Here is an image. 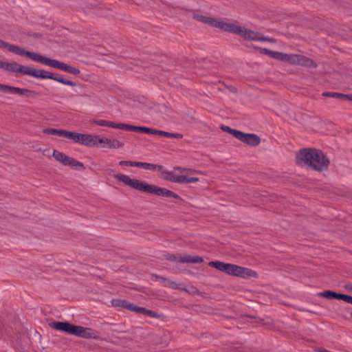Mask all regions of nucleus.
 Instances as JSON below:
<instances>
[{
  "instance_id": "412c9836",
  "label": "nucleus",
  "mask_w": 352,
  "mask_h": 352,
  "mask_svg": "<svg viewBox=\"0 0 352 352\" xmlns=\"http://www.w3.org/2000/svg\"><path fill=\"white\" fill-rule=\"evenodd\" d=\"M147 128L148 127L133 126V125H130V124H124V123H121V126H120V129H122V130H128V131H135V132H139V133H146Z\"/></svg>"
},
{
  "instance_id": "c03bdc74",
  "label": "nucleus",
  "mask_w": 352,
  "mask_h": 352,
  "mask_svg": "<svg viewBox=\"0 0 352 352\" xmlns=\"http://www.w3.org/2000/svg\"><path fill=\"white\" fill-rule=\"evenodd\" d=\"M346 100L352 101V94H346Z\"/></svg>"
},
{
  "instance_id": "f03ea898",
  "label": "nucleus",
  "mask_w": 352,
  "mask_h": 352,
  "mask_svg": "<svg viewBox=\"0 0 352 352\" xmlns=\"http://www.w3.org/2000/svg\"><path fill=\"white\" fill-rule=\"evenodd\" d=\"M114 177L117 180L123 182L125 185L139 191L153 194L160 197H173L182 200L179 195L170 190L161 188L155 185L149 184L137 179H131L128 175L120 173L114 175Z\"/></svg>"
},
{
  "instance_id": "c9c22d12",
  "label": "nucleus",
  "mask_w": 352,
  "mask_h": 352,
  "mask_svg": "<svg viewBox=\"0 0 352 352\" xmlns=\"http://www.w3.org/2000/svg\"><path fill=\"white\" fill-rule=\"evenodd\" d=\"M166 258L170 261L173 262H179V258H177V256L175 254H167L165 256Z\"/></svg>"
},
{
  "instance_id": "6ab92c4d",
  "label": "nucleus",
  "mask_w": 352,
  "mask_h": 352,
  "mask_svg": "<svg viewBox=\"0 0 352 352\" xmlns=\"http://www.w3.org/2000/svg\"><path fill=\"white\" fill-rule=\"evenodd\" d=\"M135 165L136 167L142 168L146 170H153L157 171H161L163 170V166L162 165L154 164L151 163L137 162Z\"/></svg>"
},
{
  "instance_id": "a19ab883",
  "label": "nucleus",
  "mask_w": 352,
  "mask_h": 352,
  "mask_svg": "<svg viewBox=\"0 0 352 352\" xmlns=\"http://www.w3.org/2000/svg\"><path fill=\"white\" fill-rule=\"evenodd\" d=\"M344 288L348 291L352 292V283L345 285Z\"/></svg>"
},
{
  "instance_id": "1a4fd4ad",
  "label": "nucleus",
  "mask_w": 352,
  "mask_h": 352,
  "mask_svg": "<svg viewBox=\"0 0 352 352\" xmlns=\"http://www.w3.org/2000/svg\"><path fill=\"white\" fill-rule=\"evenodd\" d=\"M193 10V12H195V10ZM192 18L197 21L207 24L211 27L219 28L223 31H225L226 26H228V23L226 22L213 17L206 16L199 14L194 13Z\"/></svg>"
},
{
  "instance_id": "58836bf2",
  "label": "nucleus",
  "mask_w": 352,
  "mask_h": 352,
  "mask_svg": "<svg viewBox=\"0 0 352 352\" xmlns=\"http://www.w3.org/2000/svg\"><path fill=\"white\" fill-rule=\"evenodd\" d=\"M160 130L153 129L151 128H147L146 133L147 134H154V135H160Z\"/></svg>"
},
{
  "instance_id": "72a5a7b5",
  "label": "nucleus",
  "mask_w": 352,
  "mask_h": 352,
  "mask_svg": "<svg viewBox=\"0 0 352 352\" xmlns=\"http://www.w3.org/2000/svg\"><path fill=\"white\" fill-rule=\"evenodd\" d=\"M337 300H341L347 303L352 304V296L346 294L338 293Z\"/></svg>"
},
{
  "instance_id": "f257e3e1",
  "label": "nucleus",
  "mask_w": 352,
  "mask_h": 352,
  "mask_svg": "<svg viewBox=\"0 0 352 352\" xmlns=\"http://www.w3.org/2000/svg\"><path fill=\"white\" fill-rule=\"evenodd\" d=\"M296 162L298 165H306L317 171L328 169L329 160L320 150L308 148H302L296 154Z\"/></svg>"
},
{
  "instance_id": "473e14b6",
  "label": "nucleus",
  "mask_w": 352,
  "mask_h": 352,
  "mask_svg": "<svg viewBox=\"0 0 352 352\" xmlns=\"http://www.w3.org/2000/svg\"><path fill=\"white\" fill-rule=\"evenodd\" d=\"M153 276L155 278L156 280H159L164 283L166 285H168L172 287H174L175 285V283L173 281L169 280L168 278L159 276V275H153Z\"/></svg>"
},
{
  "instance_id": "9b49d317",
  "label": "nucleus",
  "mask_w": 352,
  "mask_h": 352,
  "mask_svg": "<svg viewBox=\"0 0 352 352\" xmlns=\"http://www.w3.org/2000/svg\"><path fill=\"white\" fill-rule=\"evenodd\" d=\"M308 68H316L317 63L311 58L301 54H292V63Z\"/></svg>"
},
{
  "instance_id": "423d86ee",
  "label": "nucleus",
  "mask_w": 352,
  "mask_h": 352,
  "mask_svg": "<svg viewBox=\"0 0 352 352\" xmlns=\"http://www.w3.org/2000/svg\"><path fill=\"white\" fill-rule=\"evenodd\" d=\"M30 73L29 76H33L36 78L41 79H51L58 82H60L65 85H69L72 87H76L77 84L72 80L65 79L61 75L58 74H54L43 69L36 70L32 67L30 68Z\"/></svg>"
},
{
  "instance_id": "c85d7f7f",
  "label": "nucleus",
  "mask_w": 352,
  "mask_h": 352,
  "mask_svg": "<svg viewBox=\"0 0 352 352\" xmlns=\"http://www.w3.org/2000/svg\"><path fill=\"white\" fill-rule=\"evenodd\" d=\"M160 136H164L168 138H176V139H182L183 138V135L178 133H170L164 131H160Z\"/></svg>"
},
{
  "instance_id": "2eb2a0df",
  "label": "nucleus",
  "mask_w": 352,
  "mask_h": 352,
  "mask_svg": "<svg viewBox=\"0 0 352 352\" xmlns=\"http://www.w3.org/2000/svg\"><path fill=\"white\" fill-rule=\"evenodd\" d=\"M77 143L85 145L87 146H98L99 145L100 137L90 134L79 133Z\"/></svg>"
},
{
  "instance_id": "a211bd4d",
  "label": "nucleus",
  "mask_w": 352,
  "mask_h": 352,
  "mask_svg": "<svg viewBox=\"0 0 352 352\" xmlns=\"http://www.w3.org/2000/svg\"><path fill=\"white\" fill-rule=\"evenodd\" d=\"M179 262L182 263H199L204 262V258L199 256L186 255L184 256H179Z\"/></svg>"
},
{
  "instance_id": "dca6fc26",
  "label": "nucleus",
  "mask_w": 352,
  "mask_h": 352,
  "mask_svg": "<svg viewBox=\"0 0 352 352\" xmlns=\"http://www.w3.org/2000/svg\"><path fill=\"white\" fill-rule=\"evenodd\" d=\"M98 141L99 142V144H100V147L102 148L107 147L109 148H118L124 146L122 142L116 139L111 140L100 138V140Z\"/></svg>"
},
{
  "instance_id": "f8f14e48",
  "label": "nucleus",
  "mask_w": 352,
  "mask_h": 352,
  "mask_svg": "<svg viewBox=\"0 0 352 352\" xmlns=\"http://www.w3.org/2000/svg\"><path fill=\"white\" fill-rule=\"evenodd\" d=\"M260 51L270 57L283 62L292 63V54H288L283 52L272 51L266 48H260Z\"/></svg>"
},
{
  "instance_id": "a18cd8bd",
  "label": "nucleus",
  "mask_w": 352,
  "mask_h": 352,
  "mask_svg": "<svg viewBox=\"0 0 352 352\" xmlns=\"http://www.w3.org/2000/svg\"><path fill=\"white\" fill-rule=\"evenodd\" d=\"M267 41L270 42V43H275L276 40L274 38H273L268 37Z\"/></svg>"
},
{
  "instance_id": "5701e85b",
  "label": "nucleus",
  "mask_w": 352,
  "mask_h": 352,
  "mask_svg": "<svg viewBox=\"0 0 352 352\" xmlns=\"http://www.w3.org/2000/svg\"><path fill=\"white\" fill-rule=\"evenodd\" d=\"M94 123H96L98 126H108V127L119 129H120V126H121V123H115L113 122L104 120H95Z\"/></svg>"
},
{
  "instance_id": "4c0bfd02",
  "label": "nucleus",
  "mask_w": 352,
  "mask_h": 352,
  "mask_svg": "<svg viewBox=\"0 0 352 352\" xmlns=\"http://www.w3.org/2000/svg\"><path fill=\"white\" fill-rule=\"evenodd\" d=\"M10 89V85L0 84V91L5 92V93L9 92Z\"/></svg>"
},
{
  "instance_id": "bb28decb",
  "label": "nucleus",
  "mask_w": 352,
  "mask_h": 352,
  "mask_svg": "<svg viewBox=\"0 0 352 352\" xmlns=\"http://www.w3.org/2000/svg\"><path fill=\"white\" fill-rule=\"evenodd\" d=\"M163 178L169 182L177 183V179L179 175H175L171 171L165 170L162 172Z\"/></svg>"
},
{
  "instance_id": "6e6552de",
  "label": "nucleus",
  "mask_w": 352,
  "mask_h": 352,
  "mask_svg": "<svg viewBox=\"0 0 352 352\" xmlns=\"http://www.w3.org/2000/svg\"><path fill=\"white\" fill-rule=\"evenodd\" d=\"M52 156L56 161L60 162L64 166L76 167L77 169L81 170H84L85 168L82 162H78L74 158L71 157L64 153L60 152L57 150H54Z\"/></svg>"
},
{
  "instance_id": "393cba45",
  "label": "nucleus",
  "mask_w": 352,
  "mask_h": 352,
  "mask_svg": "<svg viewBox=\"0 0 352 352\" xmlns=\"http://www.w3.org/2000/svg\"><path fill=\"white\" fill-rule=\"evenodd\" d=\"M338 293L331 290H325L318 294L320 297L325 298L327 299H338Z\"/></svg>"
},
{
  "instance_id": "c756f323",
  "label": "nucleus",
  "mask_w": 352,
  "mask_h": 352,
  "mask_svg": "<svg viewBox=\"0 0 352 352\" xmlns=\"http://www.w3.org/2000/svg\"><path fill=\"white\" fill-rule=\"evenodd\" d=\"M63 129H57L54 128H46L43 130V133L49 135H57L61 137Z\"/></svg>"
},
{
  "instance_id": "0eeeda50",
  "label": "nucleus",
  "mask_w": 352,
  "mask_h": 352,
  "mask_svg": "<svg viewBox=\"0 0 352 352\" xmlns=\"http://www.w3.org/2000/svg\"><path fill=\"white\" fill-rule=\"evenodd\" d=\"M225 31L239 34L245 39H249L252 41H256L258 34V32H254L250 30L243 28L241 26L228 23Z\"/></svg>"
},
{
  "instance_id": "b1692460",
  "label": "nucleus",
  "mask_w": 352,
  "mask_h": 352,
  "mask_svg": "<svg viewBox=\"0 0 352 352\" xmlns=\"http://www.w3.org/2000/svg\"><path fill=\"white\" fill-rule=\"evenodd\" d=\"M199 179L196 177H188L186 175H179L177 183L179 184H190L198 182Z\"/></svg>"
},
{
  "instance_id": "e433bc0d",
  "label": "nucleus",
  "mask_w": 352,
  "mask_h": 352,
  "mask_svg": "<svg viewBox=\"0 0 352 352\" xmlns=\"http://www.w3.org/2000/svg\"><path fill=\"white\" fill-rule=\"evenodd\" d=\"M142 308V307H138V306L135 305L134 304L131 303V306L129 310L141 314Z\"/></svg>"
},
{
  "instance_id": "49530a36",
  "label": "nucleus",
  "mask_w": 352,
  "mask_h": 352,
  "mask_svg": "<svg viewBox=\"0 0 352 352\" xmlns=\"http://www.w3.org/2000/svg\"><path fill=\"white\" fill-rule=\"evenodd\" d=\"M175 168L178 170H182V168L180 167H177V168Z\"/></svg>"
},
{
  "instance_id": "4468645a",
  "label": "nucleus",
  "mask_w": 352,
  "mask_h": 352,
  "mask_svg": "<svg viewBox=\"0 0 352 352\" xmlns=\"http://www.w3.org/2000/svg\"><path fill=\"white\" fill-rule=\"evenodd\" d=\"M30 67L21 65L16 62H6L4 69L9 72L21 73L29 76Z\"/></svg>"
},
{
  "instance_id": "7c9ffc66",
  "label": "nucleus",
  "mask_w": 352,
  "mask_h": 352,
  "mask_svg": "<svg viewBox=\"0 0 352 352\" xmlns=\"http://www.w3.org/2000/svg\"><path fill=\"white\" fill-rule=\"evenodd\" d=\"M221 129L222 131L228 132V133L232 134L236 138H237V136H238V135L239 133V131H240L232 129L230 126H225V125H222L221 126Z\"/></svg>"
},
{
  "instance_id": "f704fd0d",
  "label": "nucleus",
  "mask_w": 352,
  "mask_h": 352,
  "mask_svg": "<svg viewBox=\"0 0 352 352\" xmlns=\"http://www.w3.org/2000/svg\"><path fill=\"white\" fill-rule=\"evenodd\" d=\"M136 163H137V162L122 160L119 162V164L121 166H130L136 167V165H135Z\"/></svg>"
},
{
  "instance_id": "39448f33",
  "label": "nucleus",
  "mask_w": 352,
  "mask_h": 352,
  "mask_svg": "<svg viewBox=\"0 0 352 352\" xmlns=\"http://www.w3.org/2000/svg\"><path fill=\"white\" fill-rule=\"evenodd\" d=\"M34 61L67 72L73 75H78L80 73V71L76 67L67 65L56 59H51L38 53Z\"/></svg>"
},
{
  "instance_id": "cd10ccee",
  "label": "nucleus",
  "mask_w": 352,
  "mask_h": 352,
  "mask_svg": "<svg viewBox=\"0 0 352 352\" xmlns=\"http://www.w3.org/2000/svg\"><path fill=\"white\" fill-rule=\"evenodd\" d=\"M322 96L329 98H335L346 100V94L337 92L326 91L322 93Z\"/></svg>"
},
{
  "instance_id": "de8ad7c7",
  "label": "nucleus",
  "mask_w": 352,
  "mask_h": 352,
  "mask_svg": "<svg viewBox=\"0 0 352 352\" xmlns=\"http://www.w3.org/2000/svg\"><path fill=\"white\" fill-rule=\"evenodd\" d=\"M351 317L352 318V312L351 313Z\"/></svg>"
},
{
  "instance_id": "79ce46f5",
  "label": "nucleus",
  "mask_w": 352,
  "mask_h": 352,
  "mask_svg": "<svg viewBox=\"0 0 352 352\" xmlns=\"http://www.w3.org/2000/svg\"><path fill=\"white\" fill-rule=\"evenodd\" d=\"M229 89V90L232 92V93H236L237 91V89L236 87H233V86H230L229 87H228Z\"/></svg>"
},
{
  "instance_id": "f3484780",
  "label": "nucleus",
  "mask_w": 352,
  "mask_h": 352,
  "mask_svg": "<svg viewBox=\"0 0 352 352\" xmlns=\"http://www.w3.org/2000/svg\"><path fill=\"white\" fill-rule=\"evenodd\" d=\"M9 93L19 94L20 96L25 95L27 97L38 95V94L34 91H32V90H30L28 89L19 88V87H12V86H10Z\"/></svg>"
},
{
  "instance_id": "37998d69",
  "label": "nucleus",
  "mask_w": 352,
  "mask_h": 352,
  "mask_svg": "<svg viewBox=\"0 0 352 352\" xmlns=\"http://www.w3.org/2000/svg\"><path fill=\"white\" fill-rule=\"evenodd\" d=\"M5 64H6V62L0 60V68L4 69Z\"/></svg>"
},
{
  "instance_id": "ddd939ff",
  "label": "nucleus",
  "mask_w": 352,
  "mask_h": 352,
  "mask_svg": "<svg viewBox=\"0 0 352 352\" xmlns=\"http://www.w3.org/2000/svg\"><path fill=\"white\" fill-rule=\"evenodd\" d=\"M236 139L251 146H256L261 142V138L257 135L254 133H245L241 131Z\"/></svg>"
},
{
  "instance_id": "ea45409f",
  "label": "nucleus",
  "mask_w": 352,
  "mask_h": 352,
  "mask_svg": "<svg viewBox=\"0 0 352 352\" xmlns=\"http://www.w3.org/2000/svg\"><path fill=\"white\" fill-rule=\"evenodd\" d=\"M267 38H268V37H267V36H261V35H260V33L258 32L256 41H267Z\"/></svg>"
},
{
  "instance_id": "4be33fe9",
  "label": "nucleus",
  "mask_w": 352,
  "mask_h": 352,
  "mask_svg": "<svg viewBox=\"0 0 352 352\" xmlns=\"http://www.w3.org/2000/svg\"><path fill=\"white\" fill-rule=\"evenodd\" d=\"M111 305L113 307H122L126 309H129L131 306V302L122 299H113L111 300Z\"/></svg>"
},
{
  "instance_id": "9d476101",
  "label": "nucleus",
  "mask_w": 352,
  "mask_h": 352,
  "mask_svg": "<svg viewBox=\"0 0 352 352\" xmlns=\"http://www.w3.org/2000/svg\"><path fill=\"white\" fill-rule=\"evenodd\" d=\"M0 47L1 48H7L10 52L14 53L19 56H25L28 58H30L32 60H35L37 53L26 51L24 49L21 48L20 47L10 44L7 42H5L3 40L0 39Z\"/></svg>"
},
{
  "instance_id": "20e7f679",
  "label": "nucleus",
  "mask_w": 352,
  "mask_h": 352,
  "mask_svg": "<svg viewBox=\"0 0 352 352\" xmlns=\"http://www.w3.org/2000/svg\"><path fill=\"white\" fill-rule=\"evenodd\" d=\"M208 265L216 268L220 272L228 275L239 276L241 278L256 277L257 273L250 269L241 267L234 264L226 263L215 261L208 263Z\"/></svg>"
},
{
  "instance_id": "a878e982",
  "label": "nucleus",
  "mask_w": 352,
  "mask_h": 352,
  "mask_svg": "<svg viewBox=\"0 0 352 352\" xmlns=\"http://www.w3.org/2000/svg\"><path fill=\"white\" fill-rule=\"evenodd\" d=\"M78 134V133L72 132L63 129L61 137L72 140L75 143H77L78 138L79 137Z\"/></svg>"
},
{
  "instance_id": "7ed1b4c3",
  "label": "nucleus",
  "mask_w": 352,
  "mask_h": 352,
  "mask_svg": "<svg viewBox=\"0 0 352 352\" xmlns=\"http://www.w3.org/2000/svg\"><path fill=\"white\" fill-rule=\"evenodd\" d=\"M49 327L56 330L83 338H97L96 331L88 327L78 326L68 322H52Z\"/></svg>"
},
{
  "instance_id": "2f4dec72",
  "label": "nucleus",
  "mask_w": 352,
  "mask_h": 352,
  "mask_svg": "<svg viewBox=\"0 0 352 352\" xmlns=\"http://www.w3.org/2000/svg\"><path fill=\"white\" fill-rule=\"evenodd\" d=\"M141 314L143 315L149 316H151L152 318H160V315L157 312H155L150 309H147L144 307L142 308Z\"/></svg>"
},
{
  "instance_id": "aec40b11",
  "label": "nucleus",
  "mask_w": 352,
  "mask_h": 352,
  "mask_svg": "<svg viewBox=\"0 0 352 352\" xmlns=\"http://www.w3.org/2000/svg\"><path fill=\"white\" fill-rule=\"evenodd\" d=\"M162 3L174 10H185L188 12H194L192 9H188L180 6L177 0H160Z\"/></svg>"
}]
</instances>
